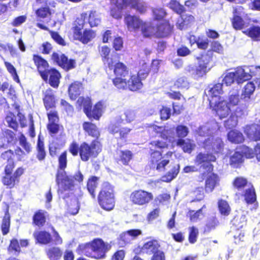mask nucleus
Here are the masks:
<instances>
[{
  "label": "nucleus",
  "instance_id": "nucleus-19",
  "mask_svg": "<svg viewBox=\"0 0 260 260\" xmlns=\"http://www.w3.org/2000/svg\"><path fill=\"white\" fill-rule=\"evenodd\" d=\"M226 102V105L229 108V111L227 114V116L229 115L232 111H234V108L238 106L240 102V94L239 91L238 89H233L230 91L229 93L228 102Z\"/></svg>",
  "mask_w": 260,
  "mask_h": 260
},
{
  "label": "nucleus",
  "instance_id": "nucleus-57",
  "mask_svg": "<svg viewBox=\"0 0 260 260\" xmlns=\"http://www.w3.org/2000/svg\"><path fill=\"white\" fill-rule=\"evenodd\" d=\"M179 88H188L189 87V83L185 77H181L179 78L175 83Z\"/></svg>",
  "mask_w": 260,
  "mask_h": 260
},
{
  "label": "nucleus",
  "instance_id": "nucleus-22",
  "mask_svg": "<svg viewBox=\"0 0 260 260\" xmlns=\"http://www.w3.org/2000/svg\"><path fill=\"white\" fill-rule=\"evenodd\" d=\"M219 181V177L217 174L212 173L209 175L205 182L206 192L210 193L213 191L215 187L218 184Z\"/></svg>",
  "mask_w": 260,
  "mask_h": 260
},
{
  "label": "nucleus",
  "instance_id": "nucleus-54",
  "mask_svg": "<svg viewBox=\"0 0 260 260\" xmlns=\"http://www.w3.org/2000/svg\"><path fill=\"white\" fill-rule=\"evenodd\" d=\"M72 203L69 206V210L71 214L76 215L78 213L80 209V205L78 200L77 198H74L72 200Z\"/></svg>",
  "mask_w": 260,
  "mask_h": 260
},
{
  "label": "nucleus",
  "instance_id": "nucleus-60",
  "mask_svg": "<svg viewBox=\"0 0 260 260\" xmlns=\"http://www.w3.org/2000/svg\"><path fill=\"white\" fill-rule=\"evenodd\" d=\"M199 236L198 229H190L188 235V241L190 244H194L197 241Z\"/></svg>",
  "mask_w": 260,
  "mask_h": 260
},
{
  "label": "nucleus",
  "instance_id": "nucleus-1",
  "mask_svg": "<svg viewBox=\"0 0 260 260\" xmlns=\"http://www.w3.org/2000/svg\"><path fill=\"white\" fill-rule=\"evenodd\" d=\"M113 244L112 241L107 242L101 238H95L90 242L80 244L76 248V252L79 255H84L88 257L96 259H104Z\"/></svg>",
  "mask_w": 260,
  "mask_h": 260
},
{
  "label": "nucleus",
  "instance_id": "nucleus-53",
  "mask_svg": "<svg viewBox=\"0 0 260 260\" xmlns=\"http://www.w3.org/2000/svg\"><path fill=\"white\" fill-rule=\"evenodd\" d=\"M101 55L103 57V61L105 62L106 60L108 62V67L110 69H112V66L110 65L109 62V55L110 52V49L107 46L102 47L100 50Z\"/></svg>",
  "mask_w": 260,
  "mask_h": 260
},
{
  "label": "nucleus",
  "instance_id": "nucleus-13",
  "mask_svg": "<svg viewBox=\"0 0 260 260\" xmlns=\"http://www.w3.org/2000/svg\"><path fill=\"white\" fill-rule=\"evenodd\" d=\"M253 151L248 147L243 146L241 151H236L230 157V164L234 167L243 161L244 156L246 158L253 157Z\"/></svg>",
  "mask_w": 260,
  "mask_h": 260
},
{
  "label": "nucleus",
  "instance_id": "nucleus-42",
  "mask_svg": "<svg viewBox=\"0 0 260 260\" xmlns=\"http://www.w3.org/2000/svg\"><path fill=\"white\" fill-rule=\"evenodd\" d=\"M244 199L248 204H253L256 200V195L253 186L245 190L244 194Z\"/></svg>",
  "mask_w": 260,
  "mask_h": 260
},
{
  "label": "nucleus",
  "instance_id": "nucleus-4",
  "mask_svg": "<svg viewBox=\"0 0 260 260\" xmlns=\"http://www.w3.org/2000/svg\"><path fill=\"white\" fill-rule=\"evenodd\" d=\"M212 52L210 50L204 51L196 58L198 60L199 66L189 65L185 67V71L193 78L198 79L202 77L210 70L209 64L212 59Z\"/></svg>",
  "mask_w": 260,
  "mask_h": 260
},
{
  "label": "nucleus",
  "instance_id": "nucleus-14",
  "mask_svg": "<svg viewBox=\"0 0 260 260\" xmlns=\"http://www.w3.org/2000/svg\"><path fill=\"white\" fill-rule=\"evenodd\" d=\"M146 239L147 241L142 246H136L143 253L151 254L160 249V244L157 239L150 237L147 238Z\"/></svg>",
  "mask_w": 260,
  "mask_h": 260
},
{
  "label": "nucleus",
  "instance_id": "nucleus-38",
  "mask_svg": "<svg viewBox=\"0 0 260 260\" xmlns=\"http://www.w3.org/2000/svg\"><path fill=\"white\" fill-rule=\"evenodd\" d=\"M45 212L43 210H39L33 216V223L39 227L43 226L46 222V216Z\"/></svg>",
  "mask_w": 260,
  "mask_h": 260
},
{
  "label": "nucleus",
  "instance_id": "nucleus-23",
  "mask_svg": "<svg viewBox=\"0 0 260 260\" xmlns=\"http://www.w3.org/2000/svg\"><path fill=\"white\" fill-rule=\"evenodd\" d=\"M177 145L181 147L184 152L188 153H190L196 147L193 141L188 139H179Z\"/></svg>",
  "mask_w": 260,
  "mask_h": 260
},
{
  "label": "nucleus",
  "instance_id": "nucleus-43",
  "mask_svg": "<svg viewBox=\"0 0 260 260\" xmlns=\"http://www.w3.org/2000/svg\"><path fill=\"white\" fill-rule=\"evenodd\" d=\"M98 179L99 178L98 177L92 176L87 181V188L93 199H95V198L94 191L97 187Z\"/></svg>",
  "mask_w": 260,
  "mask_h": 260
},
{
  "label": "nucleus",
  "instance_id": "nucleus-48",
  "mask_svg": "<svg viewBox=\"0 0 260 260\" xmlns=\"http://www.w3.org/2000/svg\"><path fill=\"white\" fill-rule=\"evenodd\" d=\"M169 7L174 12L179 15L185 11L184 7L176 0H171L169 4Z\"/></svg>",
  "mask_w": 260,
  "mask_h": 260
},
{
  "label": "nucleus",
  "instance_id": "nucleus-8",
  "mask_svg": "<svg viewBox=\"0 0 260 260\" xmlns=\"http://www.w3.org/2000/svg\"><path fill=\"white\" fill-rule=\"evenodd\" d=\"M172 152L168 151L162 156V152L158 151H154L151 154L150 168L156 169L158 172L164 171L165 167L169 163V158L172 157Z\"/></svg>",
  "mask_w": 260,
  "mask_h": 260
},
{
  "label": "nucleus",
  "instance_id": "nucleus-55",
  "mask_svg": "<svg viewBox=\"0 0 260 260\" xmlns=\"http://www.w3.org/2000/svg\"><path fill=\"white\" fill-rule=\"evenodd\" d=\"M206 208V206L204 205L202 208L194 211L193 210L189 211L188 212V215L190 217V219L191 221H196L201 216L203 215L202 210L204 208Z\"/></svg>",
  "mask_w": 260,
  "mask_h": 260
},
{
  "label": "nucleus",
  "instance_id": "nucleus-10",
  "mask_svg": "<svg viewBox=\"0 0 260 260\" xmlns=\"http://www.w3.org/2000/svg\"><path fill=\"white\" fill-rule=\"evenodd\" d=\"M100 143L93 140L90 143L83 142L80 145V156L83 161H87L90 157H96L101 152Z\"/></svg>",
  "mask_w": 260,
  "mask_h": 260
},
{
  "label": "nucleus",
  "instance_id": "nucleus-41",
  "mask_svg": "<svg viewBox=\"0 0 260 260\" xmlns=\"http://www.w3.org/2000/svg\"><path fill=\"white\" fill-rule=\"evenodd\" d=\"M233 14L234 16L232 20V23L233 27L237 30H240L242 29L244 25V21L243 18L238 15L236 9L234 10Z\"/></svg>",
  "mask_w": 260,
  "mask_h": 260
},
{
  "label": "nucleus",
  "instance_id": "nucleus-15",
  "mask_svg": "<svg viewBox=\"0 0 260 260\" xmlns=\"http://www.w3.org/2000/svg\"><path fill=\"white\" fill-rule=\"evenodd\" d=\"M82 26L74 27V37L76 40H78L83 44H87L94 37V33L91 30L85 29L82 33L81 30Z\"/></svg>",
  "mask_w": 260,
  "mask_h": 260
},
{
  "label": "nucleus",
  "instance_id": "nucleus-2",
  "mask_svg": "<svg viewBox=\"0 0 260 260\" xmlns=\"http://www.w3.org/2000/svg\"><path fill=\"white\" fill-rule=\"evenodd\" d=\"M218 82L212 87L209 86L205 89L203 99L204 100L209 101L210 107L219 119H222L227 116L229 108L226 105V102L220 96L223 93V85L220 81Z\"/></svg>",
  "mask_w": 260,
  "mask_h": 260
},
{
  "label": "nucleus",
  "instance_id": "nucleus-12",
  "mask_svg": "<svg viewBox=\"0 0 260 260\" xmlns=\"http://www.w3.org/2000/svg\"><path fill=\"white\" fill-rule=\"evenodd\" d=\"M153 199L151 193L143 190H136L130 196L131 201L135 204L143 205L148 203Z\"/></svg>",
  "mask_w": 260,
  "mask_h": 260
},
{
  "label": "nucleus",
  "instance_id": "nucleus-29",
  "mask_svg": "<svg viewBox=\"0 0 260 260\" xmlns=\"http://www.w3.org/2000/svg\"><path fill=\"white\" fill-rule=\"evenodd\" d=\"M176 25L180 30L184 29L188 24L194 21V18L190 14H181Z\"/></svg>",
  "mask_w": 260,
  "mask_h": 260
},
{
  "label": "nucleus",
  "instance_id": "nucleus-37",
  "mask_svg": "<svg viewBox=\"0 0 260 260\" xmlns=\"http://www.w3.org/2000/svg\"><path fill=\"white\" fill-rule=\"evenodd\" d=\"M77 103L79 106H83L84 113L87 116H89V114L91 112L92 104L90 99L89 98H84L80 96L77 100Z\"/></svg>",
  "mask_w": 260,
  "mask_h": 260
},
{
  "label": "nucleus",
  "instance_id": "nucleus-18",
  "mask_svg": "<svg viewBox=\"0 0 260 260\" xmlns=\"http://www.w3.org/2000/svg\"><path fill=\"white\" fill-rule=\"evenodd\" d=\"M216 158L215 155L211 153H199L196 156V162L198 164H201L206 162L205 165L208 168V171H210L212 170L213 166L210 163V161H215Z\"/></svg>",
  "mask_w": 260,
  "mask_h": 260
},
{
  "label": "nucleus",
  "instance_id": "nucleus-36",
  "mask_svg": "<svg viewBox=\"0 0 260 260\" xmlns=\"http://www.w3.org/2000/svg\"><path fill=\"white\" fill-rule=\"evenodd\" d=\"M243 32L254 41H260V26L252 25Z\"/></svg>",
  "mask_w": 260,
  "mask_h": 260
},
{
  "label": "nucleus",
  "instance_id": "nucleus-49",
  "mask_svg": "<svg viewBox=\"0 0 260 260\" xmlns=\"http://www.w3.org/2000/svg\"><path fill=\"white\" fill-rule=\"evenodd\" d=\"M176 133L178 137L182 139L185 137L189 133L187 126L184 125H178L176 128Z\"/></svg>",
  "mask_w": 260,
  "mask_h": 260
},
{
  "label": "nucleus",
  "instance_id": "nucleus-9",
  "mask_svg": "<svg viewBox=\"0 0 260 260\" xmlns=\"http://www.w3.org/2000/svg\"><path fill=\"white\" fill-rule=\"evenodd\" d=\"M199 145L204 148L208 152L214 153H221L223 150L224 144L219 137H209L206 139L199 140Z\"/></svg>",
  "mask_w": 260,
  "mask_h": 260
},
{
  "label": "nucleus",
  "instance_id": "nucleus-3",
  "mask_svg": "<svg viewBox=\"0 0 260 260\" xmlns=\"http://www.w3.org/2000/svg\"><path fill=\"white\" fill-rule=\"evenodd\" d=\"M254 72L252 71V69L249 67H239L234 72L223 74L219 78L218 81H221L222 85H225L226 86H231L235 82L240 84L244 81L250 80Z\"/></svg>",
  "mask_w": 260,
  "mask_h": 260
},
{
  "label": "nucleus",
  "instance_id": "nucleus-51",
  "mask_svg": "<svg viewBox=\"0 0 260 260\" xmlns=\"http://www.w3.org/2000/svg\"><path fill=\"white\" fill-rule=\"evenodd\" d=\"M209 41L208 39L204 36H199L197 41V47L199 49L205 50L208 47Z\"/></svg>",
  "mask_w": 260,
  "mask_h": 260
},
{
  "label": "nucleus",
  "instance_id": "nucleus-35",
  "mask_svg": "<svg viewBox=\"0 0 260 260\" xmlns=\"http://www.w3.org/2000/svg\"><path fill=\"white\" fill-rule=\"evenodd\" d=\"M83 128L89 136L96 138L100 136L97 126L90 122H84L83 124Z\"/></svg>",
  "mask_w": 260,
  "mask_h": 260
},
{
  "label": "nucleus",
  "instance_id": "nucleus-27",
  "mask_svg": "<svg viewBox=\"0 0 260 260\" xmlns=\"http://www.w3.org/2000/svg\"><path fill=\"white\" fill-rule=\"evenodd\" d=\"M47 74H48V76H49V84L54 88L58 87L61 77L60 73L56 69L51 68L48 71Z\"/></svg>",
  "mask_w": 260,
  "mask_h": 260
},
{
  "label": "nucleus",
  "instance_id": "nucleus-50",
  "mask_svg": "<svg viewBox=\"0 0 260 260\" xmlns=\"http://www.w3.org/2000/svg\"><path fill=\"white\" fill-rule=\"evenodd\" d=\"M6 121L10 127L13 128L15 131L17 130L18 127V124L16 121V117L14 115L11 114L10 115L7 116L6 117Z\"/></svg>",
  "mask_w": 260,
  "mask_h": 260
},
{
  "label": "nucleus",
  "instance_id": "nucleus-7",
  "mask_svg": "<svg viewBox=\"0 0 260 260\" xmlns=\"http://www.w3.org/2000/svg\"><path fill=\"white\" fill-rule=\"evenodd\" d=\"M114 73L116 77L112 80L113 84L118 89H124L127 78L130 77L126 66L122 62H117L114 65Z\"/></svg>",
  "mask_w": 260,
  "mask_h": 260
},
{
  "label": "nucleus",
  "instance_id": "nucleus-46",
  "mask_svg": "<svg viewBox=\"0 0 260 260\" xmlns=\"http://www.w3.org/2000/svg\"><path fill=\"white\" fill-rule=\"evenodd\" d=\"M37 158L40 161L43 160L46 157V151L44 148V142L39 136L37 145Z\"/></svg>",
  "mask_w": 260,
  "mask_h": 260
},
{
  "label": "nucleus",
  "instance_id": "nucleus-5",
  "mask_svg": "<svg viewBox=\"0 0 260 260\" xmlns=\"http://www.w3.org/2000/svg\"><path fill=\"white\" fill-rule=\"evenodd\" d=\"M111 1L112 6L110 15L115 19H121L123 15V10L128 5H131L132 7L136 9L140 13H143L146 11L145 6L138 0Z\"/></svg>",
  "mask_w": 260,
  "mask_h": 260
},
{
  "label": "nucleus",
  "instance_id": "nucleus-24",
  "mask_svg": "<svg viewBox=\"0 0 260 260\" xmlns=\"http://www.w3.org/2000/svg\"><path fill=\"white\" fill-rule=\"evenodd\" d=\"M143 84L140 79L135 75L127 78L126 87L131 91H137L142 87Z\"/></svg>",
  "mask_w": 260,
  "mask_h": 260
},
{
  "label": "nucleus",
  "instance_id": "nucleus-44",
  "mask_svg": "<svg viewBox=\"0 0 260 260\" xmlns=\"http://www.w3.org/2000/svg\"><path fill=\"white\" fill-rule=\"evenodd\" d=\"M218 208L222 215L228 216L231 212V208L227 201L220 199L218 201Z\"/></svg>",
  "mask_w": 260,
  "mask_h": 260
},
{
  "label": "nucleus",
  "instance_id": "nucleus-21",
  "mask_svg": "<svg viewBox=\"0 0 260 260\" xmlns=\"http://www.w3.org/2000/svg\"><path fill=\"white\" fill-rule=\"evenodd\" d=\"M83 89L82 84L78 81L72 83L68 88L69 95L72 100H76L81 94Z\"/></svg>",
  "mask_w": 260,
  "mask_h": 260
},
{
  "label": "nucleus",
  "instance_id": "nucleus-26",
  "mask_svg": "<svg viewBox=\"0 0 260 260\" xmlns=\"http://www.w3.org/2000/svg\"><path fill=\"white\" fill-rule=\"evenodd\" d=\"M117 153L118 155L117 162L123 165H128L133 156V153L128 150H119L117 151Z\"/></svg>",
  "mask_w": 260,
  "mask_h": 260
},
{
  "label": "nucleus",
  "instance_id": "nucleus-39",
  "mask_svg": "<svg viewBox=\"0 0 260 260\" xmlns=\"http://www.w3.org/2000/svg\"><path fill=\"white\" fill-rule=\"evenodd\" d=\"M228 138L230 141L235 143H240L244 140L242 133L237 130H233L229 132Z\"/></svg>",
  "mask_w": 260,
  "mask_h": 260
},
{
  "label": "nucleus",
  "instance_id": "nucleus-61",
  "mask_svg": "<svg viewBox=\"0 0 260 260\" xmlns=\"http://www.w3.org/2000/svg\"><path fill=\"white\" fill-rule=\"evenodd\" d=\"M36 13L38 17L44 18L50 14V9L49 7H41L36 11Z\"/></svg>",
  "mask_w": 260,
  "mask_h": 260
},
{
  "label": "nucleus",
  "instance_id": "nucleus-30",
  "mask_svg": "<svg viewBox=\"0 0 260 260\" xmlns=\"http://www.w3.org/2000/svg\"><path fill=\"white\" fill-rule=\"evenodd\" d=\"M255 90V85L253 81L248 82L244 86L241 95V99L248 101Z\"/></svg>",
  "mask_w": 260,
  "mask_h": 260
},
{
  "label": "nucleus",
  "instance_id": "nucleus-32",
  "mask_svg": "<svg viewBox=\"0 0 260 260\" xmlns=\"http://www.w3.org/2000/svg\"><path fill=\"white\" fill-rule=\"evenodd\" d=\"M67 166V153L64 151L61 153L58 157V167L56 174L57 176H62V174L66 172L64 169Z\"/></svg>",
  "mask_w": 260,
  "mask_h": 260
},
{
  "label": "nucleus",
  "instance_id": "nucleus-40",
  "mask_svg": "<svg viewBox=\"0 0 260 260\" xmlns=\"http://www.w3.org/2000/svg\"><path fill=\"white\" fill-rule=\"evenodd\" d=\"M37 242L42 244H47L52 240L51 235L46 232H40L35 234Z\"/></svg>",
  "mask_w": 260,
  "mask_h": 260
},
{
  "label": "nucleus",
  "instance_id": "nucleus-47",
  "mask_svg": "<svg viewBox=\"0 0 260 260\" xmlns=\"http://www.w3.org/2000/svg\"><path fill=\"white\" fill-rule=\"evenodd\" d=\"M142 33L144 37L148 38L155 35L156 29L155 27L151 26L148 24H143L141 25Z\"/></svg>",
  "mask_w": 260,
  "mask_h": 260
},
{
  "label": "nucleus",
  "instance_id": "nucleus-58",
  "mask_svg": "<svg viewBox=\"0 0 260 260\" xmlns=\"http://www.w3.org/2000/svg\"><path fill=\"white\" fill-rule=\"evenodd\" d=\"M154 18L159 20L162 19L167 14L166 11L162 8H157L153 10Z\"/></svg>",
  "mask_w": 260,
  "mask_h": 260
},
{
  "label": "nucleus",
  "instance_id": "nucleus-33",
  "mask_svg": "<svg viewBox=\"0 0 260 260\" xmlns=\"http://www.w3.org/2000/svg\"><path fill=\"white\" fill-rule=\"evenodd\" d=\"M197 134L199 138L198 139V143L199 140L203 138V139L209 138V137H213V130L211 129L208 124L203 125L200 126L197 131Z\"/></svg>",
  "mask_w": 260,
  "mask_h": 260
},
{
  "label": "nucleus",
  "instance_id": "nucleus-31",
  "mask_svg": "<svg viewBox=\"0 0 260 260\" xmlns=\"http://www.w3.org/2000/svg\"><path fill=\"white\" fill-rule=\"evenodd\" d=\"M46 254L49 260H59L62 255V252L58 247H51L46 250Z\"/></svg>",
  "mask_w": 260,
  "mask_h": 260
},
{
  "label": "nucleus",
  "instance_id": "nucleus-62",
  "mask_svg": "<svg viewBox=\"0 0 260 260\" xmlns=\"http://www.w3.org/2000/svg\"><path fill=\"white\" fill-rule=\"evenodd\" d=\"M51 38L58 44L61 46L66 45V42L61 36L56 31H52L50 32Z\"/></svg>",
  "mask_w": 260,
  "mask_h": 260
},
{
  "label": "nucleus",
  "instance_id": "nucleus-64",
  "mask_svg": "<svg viewBox=\"0 0 260 260\" xmlns=\"http://www.w3.org/2000/svg\"><path fill=\"white\" fill-rule=\"evenodd\" d=\"M125 256V251L123 249L116 251L112 255L111 260H124Z\"/></svg>",
  "mask_w": 260,
  "mask_h": 260
},
{
  "label": "nucleus",
  "instance_id": "nucleus-20",
  "mask_svg": "<svg viewBox=\"0 0 260 260\" xmlns=\"http://www.w3.org/2000/svg\"><path fill=\"white\" fill-rule=\"evenodd\" d=\"M124 21L129 31L137 30L140 28L143 22L138 17L132 16L129 14L126 15L124 17Z\"/></svg>",
  "mask_w": 260,
  "mask_h": 260
},
{
  "label": "nucleus",
  "instance_id": "nucleus-17",
  "mask_svg": "<svg viewBox=\"0 0 260 260\" xmlns=\"http://www.w3.org/2000/svg\"><path fill=\"white\" fill-rule=\"evenodd\" d=\"M55 181L57 185L60 184L61 187L63 191L73 190L75 184L74 180L71 175H68L67 172L62 174V176H57L56 174Z\"/></svg>",
  "mask_w": 260,
  "mask_h": 260
},
{
  "label": "nucleus",
  "instance_id": "nucleus-34",
  "mask_svg": "<svg viewBox=\"0 0 260 260\" xmlns=\"http://www.w3.org/2000/svg\"><path fill=\"white\" fill-rule=\"evenodd\" d=\"M123 118L121 116L116 117L115 120L112 121L108 126V130L109 132L113 134L115 137H117L120 130V123L122 122Z\"/></svg>",
  "mask_w": 260,
  "mask_h": 260
},
{
  "label": "nucleus",
  "instance_id": "nucleus-56",
  "mask_svg": "<svg viewBox=\"0 0 260 260\" xmlns=\"http://www.w3.org/2000/svg\"><path fill=\"white\" fill-rule=\"evenodd\" d=\"M8 249L10 251L19 253L21 250L18 241L15 238L12 239L10 241Z\"/></svg>",
  "mask_w": 260,
  "mask_h": 260
},
{
  "label": "nucleus",
  "instance_id": "nucleus-16",
  "mask_svg": "<svg viewBox=\"0 0 260 260\" xmlns=\"http://www.w3.org/2000/svg\"><path fill=\"white\" fill-rule=\"evenodd\" d=\"M33 59L42 78L44 81H47L48 80L47 72L49 70L47 61L39 55H34Z\"/></svg>",
  "mask_w": 260,
  "mask_h": 260
},
{
  "label": "nucleus",
  "instance_id": "nucleus-59",
  "mask_svg": "<svg viewBox=\"0 0 260 260\" xmlns=\"http://www.w3.org/2000/svg\"><path fill=\"white\" fill-rule=\"evenodd\" d=\"M95 12H91L89 15L88 22L90 27L98 26L101 22V19L95 15Z\"/></svg>",
  "mask_w": 260,
  "mask_h": 260
},
{
  "label": "nucleus",
  "instance_id": "nucleus-45",
  "mask_svg": "<svg viewBox=\"0 0 260 260\" xmlns=\"http://www.w3.org/2000/svg\"><path fill=\"white\" fill-rule=\"evenodd\" d=\"M179 165L174 166L170 171H169L166 175L162 177V180L165 182H170L174 179L179 172Z\"/></svg>",
  "mask_w": 260,
  "mask_h": 260
},
{
  "label": "nucleus",
  "instance_id": "nucleus-11",
  "mask_svg": "<svg viewBox=\"0 0 260 260\" xmlns=\"http://www.w3.org/2000/svg\"><path fill=\"white\" fill-rule=\"evenodd\" d=\"M52 59L66 71L73 69L76 67L75 60L73 59H69L64 54L59 55L58 53L53 52L52 54Z\"/></svg>",
  "mask_w": 260,
  "mask_h": 260
},
{
  "label": "nucleus",
  "instance_id": "nucleus-6",
  "mask_svg": "<svg viewBox=\"0 0 260 260\" xmlns=\"http://www.w3.org/2000/svg\"><path fill=\"white\" fill-rule=\"evenodd\" d=\"M100 206L106 210H111L115 206V199L113 189L108 182L104 183L103 187L98 197Z\"/></svg>",
  "mask_w": 260,
  "mask_h": 260
},
{
  "label": "nucleus",
  "instance_id": "nucleus-63",
  "mask_svg": "<svg viewBox=\"0 0 260 260\" xmlns=\"http://www.w3.org/2000/svg\"><path fill=\"white\" fill-rule=\"evenodd\" d=\"M150 260H166L165 252L160 249L151 254Z\"/></svg>",
  "mask_w": 260,
  "mask_h": 260
},
{
  "label": "nucleus",
  "instance_id": "nucleus-52",
  "mask_svg": "<svg viewBox=\"0 0 260 260\" xmlns=\"http://www.w3.org/2000/svg\"><path fill=\"white\" fill-rule=\"evenodd\" d=\"M3 182L4 185L8 186L10 188L13 187L17 182V180L13 175H8L3 178Z\"/></svg>",
  "mask_w": 260,
  "mask_h": 260
},
{
  "label": "nucleus",
  "instance_id": "nucleus-28",
  "mask_svg": "<svg viewBox=\"0 0 260 260\" xmlns=\"http://www.w3.org/2000/svg\"><path fill=\"white\" fill-rule=\"evenodd\" d=\"M43 102L46 109L52 108L54 107L55 104V96L53 90L51 88L47 89L45 92Z\"/></svg>",
  "mask_w": 260,
  "mask_h": 260
},
{
  "label": "nucleus",
  "instance_id": "nucleus-25",
  "mask_svg": "<svg viewBox=\"0 0 260 260\" xmlns=\"http://www.w3.org/2000/svg\"><path fill=\"white\" fill-rule=\"evenodd\" d=\"M156 35L159 37H165L169 35L172 30V27L168 22L157 24L155 28Z\"/></svg>",
  "mask_w": 260,
  "mask_h": 260
}]
</instances>
